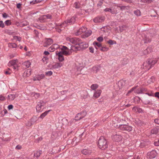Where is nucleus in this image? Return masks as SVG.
Listing matches in <instances>:
<instances>
[{
    "instance_id": "nucleus-1",
    "label": "nucleus",
    "mask_w": 159,
    "mask_h": 159,
    "mask_svg": "<svg viewBox=\"0 0 159 159\" xmlns=\"http://www.w3.org/2000/svg\"><path fill=\"white\" fill-rule=\"evenodd\" d=\"M98 144L99 148L102 150H105L107 148V141L103 136L100 138L98 140Z\"/></svg>"
},
{
    "instance_id": "nucleus-2",
    "label": "nucleus",
    "mask_w": 159,
    "mask_h": 159,
    "mask_svg": "<svg viewBox=\"0 0 159 159\" xmlns=\"http://www.w3.org/2000/svg\"><path fill=\"white\" fill-rule=\"evenodd\" d=\"M77 18L76 16L75 15L70 19H68L64 21L60 25L62 27L65 26L66 24H72L74 23Z\"/></svg>"
},
{
    "instance_id": "nucleus-3",
    "label": "nucleus",
    "mask_w": 159,
    "mask_h": 159,
    "mask_svg": "<svg viewBox=\"0 0 159 159\" xmlns=\"http://www.w3.org/2000/svg\"><path fill=\"white\" fill-rule=\"evenodd\" d=\"M45 104V102L41 100L39 102L36 107L37 111L38 112H40L42 111L43 109L42 108Z\"/></svg>"
},
{
    "instance_id": "nucleus-4",
    "label": "nucleus",
    "mask_w": 159,
    "mask_h": 159,
    "mask_svg": "<svg viewBox=\"0 0 159 159\" xmlns=\"http://www.w3.org/2000/svg\"><path fill=\"white\" fill-rule=\"evenodd\" d=\"M119 129L122 130H126L130 132L132 130V127L127 125H121L119 126Z\"/></svg>"
},
{
    "instance_id": "nucleus-5",
    "label": "nucleus",
    "mask_w": 159,
    "mask_h": 159,
    "mask_svg": "<svg viewBox=\"0 0 159 159\" xmlns=\"http://www.w3.org/2000/svg\"><path fill=\"white\" fill-rule=\"evenodd\" d=\"M66 40L69 41L72 44H75L76 45H78L80 39L78 38H67L66 39Z\"/></svg>"
},
{
    "instance_id": "nucleus-6",
    "label": "nucleus",
    "mask_w": 159,
    "mask_h": 159,
    "mask_svg": "<svg viewBox=\"0 0 159 159\" xmlns=\"http://www.w3.org/2000/svg\"><path fill=\"white\" fill-rule=\"evenodd\" d=\"M158 58H155L153 59H149L147 60V61L145 62V64H147V63L150 64L152 66L156 64L158 61Z\"/></svg>"
},
{
    "instance_id": "nucleus-7",
    "label": "nucleus",
    "mask_w": 159,
    "mask_h": 159,
    "mask_svg": "<svg viewBox=\"0 0 159 159\" xmlns=\"http://www.w3.org/2000/svg\"><path fill=\"white\" fill-rule=\"evenodd\" d=\"M53 43V40L50 38L46 39L43 43V46L46 47L52 44Z\"/></svg>"
},
{
    "instance_id": "nucleus-8",
    "label": "nucleus",
    "mask_w": 159,
    "mask_h": 159,
    "mask_svg": "<svg viewBox=\"0 0 159 159\" xmlns=\"http://www.w3.org/2000/svg\"><path fill=\"white\" fill-rule=\"evenodd\" d=\"M86 114V111H83L80 114L78 113L77 115L75 117V119L74 120L81 119L84 117V116H85Z\"/></svg>"
},
{
    "instance_id": "nucleus-9",
    "label": "nucleus",
    "mask_w": 159,
    "mask_h": 159,
    "mask_svg": "<svg viewBox=\"0 0 159 159\" xmlns=\"http://www.w3.org/2000/svg\"><path fill=\"white\" fill-rule=\"evenodd\" d=\"M87 30V28L85 27H82L80 28L75 33L76 35H79L82 33L85 32Z\"/></svg>"
},
{
    "instance_id": "nucleus-10",
    "label": "nucleus",
    "mask_w": 159,
    "mask_h": 159,
    "mask_svg": "<svg viewBox=\"0 0 159 159\" xmlns=\"http://www.w3.org/2000/svg\"><path fill=\"white\" fill-rule=\"evenodd\" d=\"M148 156L150 159L155 158L157 155V153L156 151L153 150L148 153Z\"/></svg>"
},
{
    "instance_id": "nucleus-11",
    "label": "nucleus",
    "mask_w": 159,
    "mask_h": 159,
    "mask_svg": "<svg viewBox=\"0 0 159 159\" xmlns=\"http://www.w3.org/2000/svg\"><path fill=\"white\" fill-rule=\"evenodd\" d=\"M78 46L80 47V49H84L88 47L89 45L88 44L85 42H82L80 40L79 43L78 44Z\"/></svg>"
},
{
    "instance_id": "nucleus-12",
    "label": "nucleus",
    "mask_w": 159,
    "mask_h": 159,
    "mask_svg": "<svg viewBox=\"0 0 159 159\" xmlns=\"http://www.w3.org/2000/svg\"><path fill=\"white\" fill-rule=\"evenodd\" d=\"M104 19V16H98L93 19V21L95 23H100L103 21Z\"/></svg>"
},
{
    "instance_id": "nucleus-13",
    "label": "nucleus",
    "mask_w": 159,
    "mask_h": 159,
    "mask_svg": "<svg viewBox=\"0 0 159 159\" xmlns=\"http://www.w3.org/2000/svg\"><path fill=\"white\" fill-rule=\"evenodd\" d=\"M59 48V47L58 44H54L48 48V50L50 52H52Z\"/></svg>"
},
{
    "instance_id": "nucleus-14",
    "label": "nucleus",
    "mask_w": 159,
    "mask_h": 159,
    "mask_svg": "<svg viewBox=\"0 0 159 159\" xmlns=\"http://www.w3.org/2000/svg\"><path fill=\"white\" fill-rule=\"evenodd\" d=\"M37 118L36 117H32L30 120V121H28L26 125L27 126H31L37 120Z\"/></svg>"
},
{
    "instance_id": "nucleus-15",
    "label": "nucleus",
    "mask_w": 159,
    "mask_h": 159,
    "mask_svg": "<svg viewBox=\"0 0 159 159\" xmlns=\"http://www.w3.org/2000/svg\"><path fill=\"white\" fill-rule=\"evenodd\" d=\"M125 84V80H121L118 82V84L119 89H120L123 87Z\"/></svg>"
},
{
    "instance_id": "nucleus-16",
    "label": "nucleus",
    "mask_w": 159,
    "mask_h": 159,
    "mask_svg": "<svg viewBox=\"0 0 159 159\" xmlns=\"http://www.w3.org/2000/svg\"><path fill=\"white\" fill-rule=\"evenodd\" d=\"M81 152L83 154L87 155L90 154L92 152L91 150L89 149H84Z\"/></svg>"
},
{
    "instance_id": "nucleus-17",
    "label": "nucleus",
    "mask_w": 159,
    "mask_h": 159,
    "mask_svg": "<svg viewBox=\"0 0 159 159\" xmlns=\"http://www.w3.org/2000/svg\"><path fill=\"white\" fill-rule=\"evenodd\" d=\"M122 136L120 135L116 134L114 135L113 137V140L116 142L120 141L122 139Z\"/></svg>"
},
{
    "instance_id": "nucleus-18",
    "label": "nucleus",
    "mask_w": 159,
    "mask_h": 159,
    "mask_svg": "<svg viewBox=\"0 0 159 159\" xmlns=\"http://www.w3.org/2000/svg\"><path fill=\"white\" fill-rule=\"evenodd\" d=\"M18 61L17 59L13 60L10 61L8 64L9 66H12L14 65H16V63L18 62Z\"/></svg>"
},
{
    "instance_id": "nucleus-19",
    "label": "nucleus",
    "mask_w": 159,
    "mask_h": 159,
    "mask_svg": "<svg viewBox=\"0 0 159 159\" xmlns=\"http://www.w3.org/2000/svg\"><path fill=\"white\" fill-rule=\"evenodd\" d=\"M143 103L146 104L151 105L152 104V101L151 99H149L147 98H145L143 99Z\"/></svg>"
},
{
    "instance_id": "nucleus-20",
    "label": "nucleus",
    "mask_w": 159,
    "mask_h": 159,
    "mask_svg": "<svg viewBox=\"0 0 159 159\" xmlns=\"http://www.w3.org/2000/svg\"><path fill=\"white\" fill-rule=\"evenodd\" d=\"M56 54L58 56V59L60 61H62L64 60V57L61 52H58V53H56Z\"/></svg>"
},
{
    "instance_id": "nucleus-21",
    "label": "nucleus",
    "mask_w": 159,
    "mask_h": 159,
    "mask_svg": "<svg viewBox=\"0 0 159 159\" xmlns=\"http://www.w3.org/2000/svg\"><path fill=\"white\" fill-rule=\"evenodd\" d=\"M152 51V48L151 47H148L146 50L143 51V53L144 55H147L148 53L151 52Z\"/></svg>"
},
{
    "instance_id": "nucleus-22",
    "label": "nucleus",
    "mask_w": 159,
    "mask_h": 159,
    "mask_svg": "<svg viewBox=\"0 0 159 159\" xmlns=\"http://www.w3.org/2000/svg\"><path fill=\"white\" fill-rule=\"evenodd\" d=\"M132 109L136 112L141 113L143 112V110L141 108L136 107H133Z\"/></svg>"
},
{
    "instance_id": "nucleus-23",
    "label": "nucleus",
    "mask_w": 159,
    "mask_h": 159,
    "mask_svg": "<svg viewBox=\"0 0 159 159\" xmlns=\"http://www.w3.org/2000/svg\"><path fill=\"white\" fill-rule=\"evenodd\" d=\"M80 47L79 46H71L70 49V50H72L73 51H77L80 50Z\"/></svg>"
},
{
    "instance_id": "nucleus-24",
    "label": "nucleus",
    "mask_w": 159,
    "mask_h": 159,
    "mask_svg": "<svg viewBox=\"0 0 159 159\" xmlns=\"http://www.w3.org/2000/svg\"><path fill=\"white\" fill-rule=\"evenodd\" d=\"M50 111V110H49L48 111H45L44 113H43L39 117V119L41 118V119H43L45 116L47 115V114Z\"/></svg>"
},
{
    "instance_id": "nucleus-25",
    "label": "nucleus",
    "mask_w": 159,
    "mask_h": 159,
    "mask_svg": "<svg viewBox=\"0 0 159 159\" xmlns=\"http://www.w3.org/2000/svg\"><path fill=\"white\" fill-rule=\"evenodd\" d=\"M101 91L100 90H97L93 95V96L96 98H98L100 95Z\"/></svg>"
},
{
    "instance_id": "nucleus-26",
    "label": "nucleus",
    "mask_w": 159,
    "mask_h": 159,
    "mask_svg": "<svg viewBox=\"0 0 159 159\" xmlns=\"http://www.w3.org/2000/svg\"><path fill=\"white\" fill-rule=\"evenodd\" d=\"M44 16V15H43L39 18V20L40 22L43 23L46 21V20Z\"/></svg>"
},
{
    "instance_id": "nucleus-27",
    "label": "nucleus",
    "mask_w": 159,
    "mask_h": 159,
    "mask_svg": "<svg viewBox=\"0 0 159 159\" xmlns=\"http://www.w3.org/2000/svg\"><path fill=\"white\" fill-rule=\"evenodd\" d=\"M143 66L144 68L146 70H149L152 67L150 64L147 63V64H145V62L143 64Z\"/></svg>"
},
{
    "instance_id": "nucleus-28",
    "label": "nucleus",
    "mask_w": 159,
    "mask_h": 159,
    "mask_svg": "<svg viewBox=\"0 0 159 159\" xmlns=\"http://www.w3.org/2000/svg\"><path fill=\"white\" fill-rule=\"evenodd\" d=\"M127 28L128 26L126 25H123L119 27V30L121 32L123 31L124 30H125Z\"/></svg>"
},
{
    "instance_id": "nucleus-29",
    "label": "nucleus",
    "mask_w": 159,
    "mask_h": 159,
    "mask_svg": "<svg viewBox=\"0 0 159 159\" xmlns=\"http://www.w3.org/2000/svg\"><path fill=\"white\" fill-rule=\"evenodd\" d=\"M8 46L9 48H16L17 47L16 44L14 43H9Z\"/></svg>"
},
{
    "instance_id": "nucleus-30",
    "label": "nucleus",
    "mask_w": 159,
    "mask_h": 159,
    "mask_svg": "<svg viewBox=\"0 0 159 159\" xmlns=\"http://www.w3.org/2000/svg\"><path fill=\"white\" fill-rule=\"evenodd\" d=\"M42 153V151H37L34 153V156L36 158L39 157L40 155Z\"/></svg>"
},
{
    "instance_id": "nucleus-31",
    "label": "nucleus",
    "mask_w": 159,
    "mask_h": 159,
    "mask_svg": "<svg viewBox=\"0 0 159 159\" xmlns=\"http://www.w3.org/2000/svg\"><path fill=\"white\" fill-rule=\"evenodd\" d=\"M91 34L92 31L91 30H88L85 32L84 36L85 37H87L90 36Z\"/></svg>"
},
{
    "instance_id": "nucleus-32",
    "label": "nucleus",
    "mask_w": 159,
    "mask_h": 159,
    "mask_svg": "<svg viewBox=\"0 0 159 159\" xmlns=\"http://www.w3.org/2000/svg\"><path fill=\"white\" fill-rule=\"evenodd\" d=\"M62 64L59 63H58L55 64L53 66V68L55 69H58L61 67L62 66Z\"/></svg>"
},
{
    "instance_id": "nucleus-33",
    "label": "nucleus",
    "mask_w": 159,
    "mask_h": 159,
    "mask_svg": "<svg viewBox=\"0 0 159 159\" xmlns=\"http://www.w3.org/2000/svg\"><path fill=\"white\" fill-rule=\"evenodd\" d=\"M159 131V129L157 128H154L151 130V133L152 134H157Z\"/></svg>"
},
{
    "instance_id": "nucleus-34",
    "label": "nucleus",
    "mask_w": 159,
    "mask_h": 159,
    "mask_svg": "<svg viewBox=\"0 0 159 159\" xmlns=\"http://www.w3.org/2000/svg\"><path fill=\"white\" fill-rule=\"evenodd\" d=\"M31 63L29 61H27L24 62L23 64L26 68H29L31 65Z\"/></svg>"
},
{
    "instance_id": "nucleus-35",
    "label": "nucleus",
    "mask_w": 159,
    "mask_h": 159,
    "mask_svg": "<svg viewBox=\"0 0 159 159\" xmlns=\"http://www.w3.org/2000/svg\"><path fill=\"white\" fill-rule=\"evenodd\" d=\"M36 77H37V80L39 81L44 77V75L43 74H41L37 75Z\"/></svg>"
},
{
    "instance_id": "nucleus-36",
    "label": "nucleus",
    "mask_w": 159,
    "mask_h": 159,
    "mask_svg": "<svg viewBox=\"0 0 159 159\" xmlns=\"http://www.w3.org/2000/svg\"><path fill=\"white\" fill-rule=\"evenodd\" d=\"M8 97L9 99L11 100H14L16 98L15 95L13 94H11L9 95H8Z\"/></svg>"
},
{
    "instance_id": "nucleus-37",
    "label": "nucleus",
    "mask_w": 159,
    "mask_h": 159,
    "mask_svg": "<svg viewBox=\"0 0 159 159\" xmlns=\"http://www.w3.org/2000/svg\"><path fill=\"white\" fill-rule=\"evenodd\" d=\"M61 54L63 55H65L66 56L70 55V53L69 52H67L65 50H61Z\"/></svg>"
},
{
    "instance_id": "nucleus-38",
    "label": "nucleus",
    "mask_w": 159,
    "mask_h": 159,
    "mask_svg": "<svg viewBox=\"0 0 159 159\" xmlns=\"http://www.w3.org/2000/svg\"><path fill=\"white\" fill-rule=\"evenodd\" d=\"M74 7L76 8H79L80 7V4L79 2H75L74 5Z\"/></svg>"
},
{
    "instance_id": "nucleus-39",
    "label": "nucleus",
    "mask_w": 159,
    "mask_h": 159,
    "mask_svg": "<svg viewBox=\"0 0 159 159\" xmlns=\"http://www.w3.org/2000/svg\"><path fill=\"white\" fill-rule=\"evenodd\" d=\"M30 74V71L28 70L25 72L24 75L26 76H29Z\"/></svg>"
},
{
    "instance_id": "nucleus-40",
    "label": "nucleus",
    "mask_w": 159,
    "mask_h": 159,
    "mask_svg": "<svg viewBox=\"0 0 159 159\" xmlns=\"http://www.w3.org/2000/svg\"><path fill=\"white\" fill-rule=\"evenodd\" d=\"M98 87V85L97 84H93L91 86V89L93 90H95Z\"/></svg>"
},
{
    "instance_id": "nucleus-41",
    "label": "nucleus",
    "mask_w": 159,
    "mask_h": 159,
    "mask_svg": "<svg viewBox=\"0 0 159 159\" xmlns=\"http://www.w3.org/2000/svg\"><path fill=\"white\" fill-rule=\"evenodd\" d=\"M134 92L135 93L139 94V93H142L141 91V88H139L138 89H137L136 90H134Z\"/></svg>"
},
{
    "instance_id": "nucleus-42",
    "label": "nucleus",
    "mask_w": 159,
    "mask_h": 159,
    "mask_svg": "<svg viewBox=\"0 0 159 159\" xmlns=\"http://www.w3.org/2000/svg\"><path fill=\"white\" fill-rule=\"evenodd\" d=\"M108 49V48L106 47H102L100 49V50L103 52L107 51Z\"/></svg>"
},
{
    "instance_id": "nucleus-43",
    "label": "nucleus",
    "mask_w": 159,
    "mask_h": 159,
    "mask_svg": "<svg viewBox=\"0 0 159 159\" xmlns=\"http://www.w3.org/2000/svg\"><path fill=\"white\" fill-rule=\"evenodd\" d=\"M93 44L94 45H96L98 47H102V45L101 43L96 42H94L93 43Z\"/></svg>"
},
{
    "instance_id": "nucleus-44",
    "label": "nucleus",
    "mask_w": 159,
    "mask_h": 159,
    "mask_svg": "<svg viewBox=\"0 0 159 159\" xmlns=\"http://www.w3.org/2000/svg\"><path fill=\"white\" fill-rule=\"evenodd\" d=\"M134 13L136 16H140L141 12L139 10H137L134 11Z\"/></svg>"
},
{
    "instance_id": "nucleus-45",
    "label": "nucleus",
    "mask_w": 159,
    "mask_h": 159,
    "mask_svg": "<svg viewBox=\"0 0 159 159\" xmlns=\"http://www.w3.org/2000/svg\"><path fill=\"white\" fill-rule=\"evenodd\" d=\"M104 11L105 12H109L111 13L112 14H113L114 12L112 11L111 8H106L104 10Z\"/></svg>"
},
{
    "instance_id": "nucleus-46",
    "label": "nucleus",
    "mask_w": 159,
    "mask_h": 159,
    "mask_svg": "<svg viewBox=\"0 0 159 159\" xmlns=\"http://www.w3.org/2000/svg\"><path fill=\"white\" fill-rule=\"evenodd\" d=\"M43 1V0H35L33 1L32 2H30L31 3H32V4H34L36 3H38L39 2H40L41 1Z\"/></svg>"
},
{
    "instance_id": "nucleus-47",
    "label": "nucleus",
    "mask_w": 159,
    "mask_h": 159,
    "mask_svg": "<svg viewBox=\"0 0 159 159\" xmlns=\"http://www.w3.org/2000/svg\"><path fill=\"white\" fill-rule=\"evenodd\" d=\"M52 74V72L51 71H48L45 72V75L47 76H50Z\"/></svg>"
},
{
    "instance_id": "nucleus-48",
    "label": "nucleus",
    "mask_w": 159,
    "mask_h": 159,
    "mask_svg": "<svg viewBox=\"0 0 159 159\" xmlns=\"http://www.w3.org/2000/svg\"><path fill=\"white\" fill-rule=\"evenodd\" d=\"M28 24V22L26 21H24L22 22L20 24V25L21 26L23 27L27 25Z\"/></svg>"
},
{
    "instance_id": "nucleus-49",
    "label": "nucleus",
    "mask_w": 159,
    "mask_h": 159,
    "mask_svg": "<svg viewBox=\"0 0 159 159\" xmlns=\"http://www.w3.org/2000/svg\"><path fill=\"white\" fill-rule=\"evenodd\" d=\"M141 2L144 3H151L152 1V0H141Z\"/></svg>"
},
{
    "instance_id": "nucleus-50",
    "label": "nucleus",
    "mask_w": 159,
    "mask_h": 159,
    "mask_svg": "<svg viewBox=\"0 0 159 159\" xmlns=\"http://www.w3.org/2000/svg\"><path fill=\"white\" fill-rule=\"evenodd\" d=\"M44 16H45L46 20L47 19H51L52 18V16L50 14H47L44 15Z\"/></svg>"
},
{
    "instance_id": "nucleus-51",
    "label": "nucleus",
    "mask_w": 159,
    "mask_h": 159,
    "mask_svg": "<svg viewBox=\"0 0 159 159\" xmlns=\"http://www.w3.org/2000/svg\"><path fill=\"white\" fill-rule=\"evenodd\" d=\"M14 38L17 41H18L19 42L21 41V38L20 37H19L18 36H15L14 37Z\"/></svg>"
},
{
    "instance_id": "nucleus-52",
    "label": "nucleus",
    "mask_w": 159,
    "mask_h": 159,
    "mask_svg": "<svg viewBox=\"0 0 159 159\" xmlns=\"http://www.w3.org/2000/svg\"><path fill=\"white\" fill-rule=\"evenodd\" d=\"M145 94L148 95V96H154V94L153 93L151 92L146 93Z\"/></svg>"
},
{
    "instance_id": "nucleus-53",
    "label": "nucleus",
    "mask_w": 159,
    "mask_h": 159,
    "mask_svg": "<svg viewBox=\"0 0 159 159\" xmlns=\"http://www.w3.org/2000/svg\"><path fill=\"white\" fill-rule=\"evenodd\" d=\"M48 59V58L46 57H44L42 59V60L43 61V62H44L45 63H47V60Z\"/></svg>"
},
{
    "instance_id": "nucleus-54",
    "label": "nucleus",
    "mask_w": 159,
    "mask_h": 159,
    "mask_svg": "<svg viewBox=\"0 0 159 159\" xmlns=\"http://www.w3.org/2000/svg\"><path fill=\"white\" fill-rule=\"evenodd\" d=\"M4 24L3 21L2 20L0 21V27L3 28L4 27Z\"/></svg>"
},
{
    "instance_id": "nucleus-55",
    "label": "nucleus",
    "mask_w": 159,
    "mask_h": 159,
    "mask_svg": "<svg viewBox=\"0 0 159 159\" xmlns=\"http://www.w3.org/2000/svg\"><path fill=\"white\" fill-rule=\"evenodd\" d=\"M5 23L6 25H11V22L10 20H8L6 21L5 22Z\"/></svg>"
},
{
    "instance_id": "nucleus-56",
    "label": "nucleus",
    "mask_w": 159,
    "mask_h": 159,
    "mask_svg": "<svg viewBox=\"0 0 159 159\" xmlns=\"http://www.w3.org/2000/svg\"><path fill=\"white\" fill-rule=\"evenodd\" d=\"M97 40L99 42H102L103 40V39L102 37H99L97 39Z\"/></svg>"
},
{
    "instance_id": "nucleus-57",
    "label": "nucleus",
    "mask_w": 159,
    "mask_h": 159,
    "mask_svg": "<svg viewBox=\"0 0 159 159\" xmlns=\"http://www.w3.org/2000/svg\"><path fill=\"white\" fill-rule=\"evenodd\" d=\"M119 7L120 8V10L123 11L125 9L126 6H119Z\"/></svg>"
},
{
    "instance_id": "nucleus-58",
    "label": "nucleus",
    "mask_w": 159,
    "mask_h": 159,
    "mask_svg": "<svg viewBox=\"0 0 159 159\" xmlns=\"http://www.w3.org/2000/svg\"><path fill=\"white\" fill-rule=\"evenodd\" d=\"M89 51L90 52L93 53L94 52V48L93 47H90L89 48Z\"/></svg>"
},
{
    "instance_id": "nucleus-59",
    "label": "nucleus",
    "mask_w": 159,
    "mask_h": 159,
    "mask_svg": "<svg viewBox=\"0 0 159 159\" xmlns=\"http://www.w3.org/2000/svg\"><path fill=\"white\" fill-rule=\"evenodd\" d=\"M154 96L158 98L159 99V92H156L154 94Z\"/></svg>"
},
{
    "instance_id": "nucleus-60",
    "label": "nucleus",
    "mask_w": 159,
    "mask_h": 159,
    "mask_svg": "<svg viewBox=\"0 0 159 159\" xmlns=\"http://www.w3.org/2000/svg\"><path fill=\"white\" fill-rule=\"evenodd\" d=\"M103 4V2L102 1H99L98 2L97 4V6L98 7H101Z\"/></svg>"
},
{
    "instance_id": "nucleus-61",
    "label": "nucleus",
    "mask_w": 159,
    "mask_h": 159,
    "mask_svg": "<svg viewBox=\"0 0 159 159\" xmlns=\"http://www.w3.org/2000/svg\"><path fill=\"white\" fill-rule=\"evenodd\" d=\"M136 89V87H134L132 88L130 90H129L128 92V93H129L132 92L134 91Z\"/></svg>"
},
{
    "instance_id": "nucleus-62",
    "label": "nucleus",
    "mask_w": 159,
    "mask_h": 159,
    "mask_svg": "<svg viewBox=\"0 0 159 159\" xmlns=\"http://www.w3.org/2000/svg\"><path fill=\"white\" fill-rule=\"evenodd\" d=\"M34 96L36 98H38L39 96V93H34Z\"/></svg>"
},
{
    "instance_id": "nucleus-63",
    "label": "nucleus",
    "mask_w": 159,
    "mask_h": 159,
    "mask_svg": "<svg viewBox=\"0 0 159 159\" xmlns=\"http://www.w3.org/2000/svg\"><path fill=\"white\" fill-rule=\"evenodd\" d=\"M61 50H65L68 49L66 47L64 46H62V48H61Z\"/></svg>"
},
{
    "instance_id": "nucleus-64",
    "label": "nucleus",
    "mask_w": 159,
    "mask_h": 159,
    "mask_svg": "<svg viewBox=\"0 0 159 159\" xmlns=\"http://www.w3.org/2000/svg\"><path fill=\"white\" fill-rule=\"evenodd\" d=\"M154 144L156 146H159V140L155 142Z\"/></svg>"
}]
</instances>
